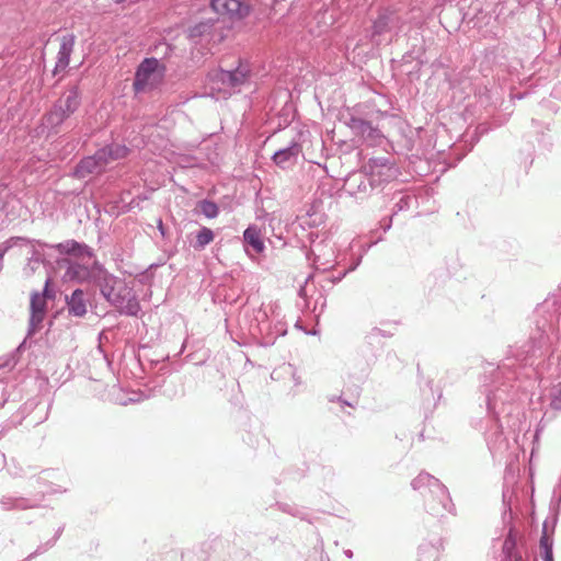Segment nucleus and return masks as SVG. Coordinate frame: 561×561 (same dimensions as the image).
<instances>
[{
  "label": "nucleus",
  "instance_id": "nucleus-48",
  "mask_svg": "<svg viewBox=\"0 0 561 561\" xmlns=\"http://www.w3.org/2000/svg\"><path fill=\"white\" fill-rule=\"evenodd\" d=\"M43 420H44L43 417H39L38 420H35L33 422V425L39 424L41 422H43Z\"/></svg>",
  "mask_w": 561,
  "mask_h": 561
},
{
  "label": "nucleus",
  "instance_id": "nucleus-40",
  "mask_svg": "<svg viewBox=\"0 0 561 561\" xmlns=\"http://www.w3.org/2000/svg\"><path fill=\"white\" fill-rule=\"evenodd\" d=\"M393 335L392 332L390 331H386V330H382V329H379V328H373L370 330V332L368 333V337L370 340H374L378 336H383V337H391Z\"/></svg>",
  "mask_w": 561,
  "mask_h": 561
},
{
  "label": "nucleus",
  "instance_id": "nucleus-23",
  "mask_svg": "<svg viewBox=\"0 0 561 561\" xmlns=\"http://www.w3.org/2000/svg\"><path fill=\"white\" fill-rule=\"evenodd\" d=\"M58 250L62 254H71V255H87L89 257L93 256V251L90 247L84 243H79L76 240H67L65 242H60L54 245H50Z\"/></svg>",
  "mask_w": 561,
  "mask_h": 561
},
{
  "label": "nucleus",
  "instance_id": "nucleus-24",
  "mask_svg": "<svg viewBox=\"0 0 561 561\" xmlns=\"http://www.w3.org/2000/svg\"><path fill=\"white\" fill-rule=\"evenodd\" d=\"M243 241L247 245L251 247L256 254L262 253L265 249V244L261 236V230L254 225L249 226L244 230Z\"/></svg>",
  "mask_w": 561,
  "mask_h": 561
},
{
  "label": "nucleus",
  "instance_id": "nucleus-36",
  "mask_svg": "<svg viewBox=\"0 0 561 561\" xmlns=\"http://www.w3.org/2000/svg\"><path fill=\"white\" fill-rule=\"evenodd\" d=\"M278 506H279V508L283 512H285V513H287V514H289L291 516L298 517V518H300L302 520H307L308 519V513L305 512L301 508H298V507L293 506L290 504H279Z\"/></svg>",
  "mask_w": 561,
  "mask_h": 561
},
{
  "label": "nucleus",
  "instance_id": "nucleus-8",
  "mask_svg": "<svg viewBox=\"0 0 561 561\" xmlns=\"http://www.w3.org/2000/svg\"><path fill=\"white\" fill-rule=\"evenodd\" d=\"M302 154L301 135H297L291 139L288 146L278 149L274 152L273 162L282 168L288 169L298 162L299 157Z\"/></svg>",
  "mask_w": 561,
  "mask_h": 561
},
{
  "label": "nucleus",
  "instance_id": "nucleus-33",
  "mask_svg": "<svg viewBox=\"0 0 561 561\" xmlns=\"http://www.w3.org/2000/svg\"><path fill=\"white\" fill-rule=\"evenodd\" d=\"M438 549L433 545H421L417 561H437Z\"/></svg>",
  "mask_w": 561,
  "mask_h": 561
},
{
  "label": "nucleus",
  "instance_id": "nucleus-34",
  "mask_svg": "<svg viewBox=\"0 0 561 561\" xmlns=\"http://www.w3.org/2000/svg\"><path fill=\"white\" fill-rule=\"evenodd\" d=\"M46 312L31 311L28 335H33L39 329H42L43 321Z\"/></svg>",
  "mask_w": 561,
  "mask_h": 561
},
{
  "label": "nucleus",
  "instance_id": "nucleus-26",
  "mask_svg": "<svg viewBox=\"0 0 561 561\" xmlns=\"http://www.w3.org/2000/svg\"><path fill=\"white\" fill-rule=\"evenodd\" d=\"M502 553L504 556V560H514L517 557H522V554L516 550V536L514 534V529L510 528L507 536L503 542Z\"/></svg>",
  "mask_w": 561,
  "mask_h": 561
},
{
  "label": "nucleus",
  "instance_id": "nucleus-31",
  "mask_svg": "<svg viewBox=\"0 0 561 561\" xmlns=\"http://www.w3.org/2000/svg\"><path fill=\"white\" fill-rule=\"evenodd\" d=\"M214 232L207 227H203L196 234V241L194 243L195 250H203L214 240Z\"/></svg>",
  "mask_w": 561,
  "mask_h": 561
},
{
  "label": "nucleus",
  "instance_id": "nucleus-17",
  "mask_svg": "<svg viewBox=\"0 0 561 561\" xmlns=\"http://www.w3.org/2000/svg\"><path fill=\"white\" fill-rule=\"evenodd\" d=\"M159 67V60L154 57L145 58L138 66L135 75L134 87L136 91L144 90L150 76L156 72Z\"/></svg>",
  "mask_w": 561,
  "mask_h": 561
},
{
  "label": "nucleus",
  "instance_id": "nucleus-13",
  "mask_svg": "<svg viewBox=\"0 0 561 561\" xmlns=\"http://www.w3.org/2000/svg\"><path fill=\"white\" fill-rule=\"evenodd\" d=\"M104 165L98 159L94 152L92 156L82 158L73 168L71 176L78 180H83L89 175L99 174L104 171Z\"/></svg>",
  "mask_w": 561,
  "mask_h": 561
},
{
  "label": "nucleus",
  "instance_id": "nucleus-25",
  "mask_svg": "<svg viewBox=\"0 0 561 561\" xmlns=\"http://www.w3.org/2000/svg\"><path fill=\"white\" fill-rule=\"evenodd\" d=\"M217 20L215 19H206L203 20L192 26L187 30V36L191 41L196 42L197 39L202 38L205 35H209L214 28L215 23Z\"/></svg>",
  "mask_w": 561,
  "mask_h": 561
},
{
  "label": "nucleus",
  "instance_id": "nucleus-49",
  "mask_svg": "<svg viewBox=\"0 0 561 561\" xmlns=\"http://www.w3.org/2000/svg\"><path fill=\"white\" fill-rule=\"evenodd\" d=\"M113 1L116 4H122V3L126 2L127 0H113Z\"/></svg>",
  "mask_w": 561,
  "mask_h": 561
},
{
  "label": "nucleus",
  "instance_id": "nucleus-19",
  "mask_svg": "<svg viewBox=\"0 0 561 561\" xmlns=\"http://www.w3.org/2000/svg\"><path fill=\"white\" fill-rule=\"evenodd\" d=\"M312 254L314 255V265L317 270L322 268L327 271L333 266L334 263V250L329 244L318 243L312 248Z\"/></svg>",
  "mask_w": 561,
  "mask_h": 561
},
{
  "label": "nucleus",
  "instance_id": "nucleus-50",
  "mask_svg": "<svg viewBox=\"0 0 561 561\" xmlns=\"http://www.w3.org/2000/svg\"><path fill=\"white\" fill-rule=\"evenodd\" d=\"M36 243H37L39 247H42V248H43V247H47V244H45V243H41L39 241H36Z\"/></svg>",
  "mask_w": 561,
  "mask_h": 561
},
{
  "label": "nucleus",
  "instance_id": "nucleus-3",
  "mask_svg": "<svg viewBox=\"0 0 561 561\" xmlns=\"http://www.w3.org/2000/svg\"><path fill=\"white\" fill-rule=\"evenodd\" d=\"M82 103V94L78 84L67 88L62 95L57 99L51 108L44 115L45 125L55 134L59 127L75 114Z\"/></svg>",
  "mask_w": 561,
  "mask_h": 561
},
{
  "label": "nucleus",
  "instance_id": "nucleus-27",
  "mask_svg": "<svg viewBox=\"0 0 561 561\" xmlns=\"http://www.w3.org/2000/svg\"><path fill=\"white\" fill-rule=\"evenodd\" d=\"M547 526V522H545L542 526V534L539 540V547L541 550L542 560L549 561L550 558H553V538L548 534Z\"/></svg>",
  "mask_w": 561,
  "mask_h": 561
},
{
  "label": "nucleus",
  "instance_id": "nucleus-43",
  "mask_svg": "<svg viewBox=\"0 0 561 561\" xmlns=\"http://www.w3.org/2000/svg\"><path fill=\"white\" fill-rule=\"evenodd\" d=\"M551 94H552L553 98L561 100V83H559L558 85H556L553 88Z\"/></svg>",
  "mask_w": 561,
  "mask_h": 561
},
{
  "label": "nucleus",
  "instance_id": "nucleus-46",
  "mask_svg": "<svg viewBox=\"0 0 561 561\" xmlns=\"http://www.w3.org/2000/svg\"><path fill=\"white\" fill-rule=\"evenodd\" d=\"M344 554L347 557V558H352L353 557V551L347 549L344 551Z\"/></svg>",
  "mask_w": 561,
  "mask_h": 561
},
{
  "label": "nucleus",
  "instance_id": "nucleus-2",
  "mask_svg": "<svg viewBox=\"0 0 561 561\" xmlns=\"http://www.w3.org/2000/svg\"><path fill=\"white\" fill-rule=\"evenodd\" d=\"M101 295L121 314L137 317L140 311V304L134 290L125 279L99 268V282Z\"/></svg>",
  "mask_w": 561,
  "mask_h": 561
},
{
  "label": "nucleus",
  "instance_id": "nucleus-9",
  "mask_svg": "<svg viewBox=\"0 0 561 561\" xmlns=\"http://www.w3.org/2000/svg\"><path fill=\"white\" fill-rule=\"evenodd\" d=\"M413 490L421 492L425 497L431 494H440L443 500L448 503V489L434 476L427 472H421L411 482Z\"/></svg>",
  "mask_w": 561,
  "mask_h": 561
},
{
  "label": "nucleus",
  "instance_id": "nucleus-11",
  "mask_svg": "<svg viewBox=\"0 0 561 561\" xmlns=\"http://www.w3.org/2000/svg\"><path fill=\"white\" fill-rule=\"evenodd\" d=\"M99 268H103L99 263H94L92 267L69 262L65 272V278L77 283L99 282Z\"/></svg>",
  "mask_w": 561,
  "mask_h": 561
},
{
  "label": "nucleus",
  "instance_id": "nucleus-6",
  "mask_svg": "<svg viewBox=\"0 0 561 561\" xmlns=\"http://www.w3.org/2000/svg\"><path fill=\"white\" fill-rule=\"evenodd\" d=\"M364 169L374 179L377 191H382L383 184L394 180L398 175V169L390 159L385 157L371 158L364 165Z\"/></svg>",
  "mask_w": 561,
  "mask_h": 561
},
{
  "label": "nucleus",
  "instance_id": "nucleus-10",
  "mask_svg": "<svg viewBox=\"0 0 561 561\" xmlns=\"http://www.w3.org/2000/svg\"><path fill=\"white\" fill-rule=\"evenodd\" d=\"M210 8L219 15L231 20H240L249 15L250 5L241 0H210Z\"/></svg>",
  "mask_w": 561,
  "mask_h": 561
},
{
  "label": "nucleus",
  "instance_id": "nucleus-20",
  "mask_svg": "<svg viewBox=\"0 0 561 561\" xmlns=\"http://www.w3.org/2000/svg\"><path fill=\"white\" fill-rule=\"evenodd\" d=\"M66 302L69 316L77 318L85 316L88 309L84 291L82 289H75L69 297H66Z\"/></svg>",
  "mask_w": 561,
  "mask_h": 561
},
{
  "label": "nucleus",
  "instance_id": "nucleus-32",
  "mask_svg": "<svg viewBox=\"0 0 561 561\" xmlns=\"http://www.w3.org/2000/svg\"><path fill=\"white\" fill-rule=\"evenodd\" d=\"M64 531V526L59 527L56 533H55V536L49 539L48 541H46L45 543H42L37 547V549L32 552L26 559H24L23 561H30L31 559H33L34 557L38 556V554H42L44 553L45 551H47L48 549H50L51 547L55 546L56 541L59 539V537L61 536Z\"/></svg>",
  "mask_w": 561,
  "mask_h": 561
},
{
  "label": "nucleus",
  "instance_id": "nucleus-21",
  "mask_svg": "<svg viewBox=\"0 0 561 561\" xmlns=\"http://www.w3.org/2000/svg\"><path fill=\"white\" fill-rule=\"evenodd\" d=\"M392 201H394V204L392 207V214L387 221H386V219L382 220V228L385 231H387L391 228V222H392L393 216H396L400 211H404L410 208L412 202L414 201V197L408 193L396 192L393 194Z\"/></svg>",
  "mask_w": 561,
  "mask_h": 561
},
{
  "label": "nucleus",
  "instance_id": "nucleus-41",
  "mask_svg": "<svg viewBox=\"0 0 561 561\" xmlns=\"http://www.w3.org/2000/svg\"><path fill=\"white\" fill-rule=\"evenodd\" d=\"M328 400L330 402H339V403H341L342 407L346 405V407H352L353 408L356 404V401L355 402H351V401L345 400L342 396H335V394L329 396Z\"/></svg>",
  "mask_w": 561,
  "mask_h": 561
},
{
  "label": "nucleus",
  "instance_id": "nucleus-45",
  "mask_svg": "<svg viewBox=\"0 0 561 561\" xmlns=\"http://www.w3.org/2000/svg\"><path fill=\"white\" fill-rule=\"evenodd\" d=\"M7 402H9V398L8 397L1 399L0 400V408H2Z\"/></svg>",
  "mask_w": 561,
  "mask_h": 561
},
{
  "label": "nucleus",
  "instance_id": "nucleus-16",
  "mask_svg": "<svg viewBox=\"0 0 561 561\" xmlns=\"http://www.w3.org/2000/svg\"><path fill=\"white\" fill-rule=\"evenodd\" d=\"M76 43L75 34H66L60 39V47L57 54V60L54 68V75H57L59 71L65 70L70 62V57L73 51Z\"/></svg>",
  "mask_w": 561,
  "mask_h": 561
},
{
  "label": "nucleus",
  "instance_id": "nucleus-5",
  "mask_svg": "<svg viewBox=\"0 0 561 561\" xmlns=\"http://www.w3.org/2000/svg\"><path fill=\"white\" fill-rule=\"evenodd\" d=\"M343 122L356 137H359L369 147L380 146L385 139L381 130L366 119L350 114L346 117L343 116Z\"/></svg>",
  "mask_w": 561,
  "mask_h": 561
},
{
  "label": "nucleus",
  "instance_id": "nucleus-12",
  "mask_svg": "<svg viewBox=\"0 0 561 561\" xmlns=\"http://www.w3.org/2000/svg\"><path fill=\"white\" fill-rule=\"evenodd\" d=\"M251 71L247 64L240 62L233 70H221L218 75L219 81L231 89H239L248 82Z\"/></svg>",
  "mask_w": 561,
  "mask_h": 561
},
{
  "label": "nucleus",
  "instance_id": "nucleus-18",
  "mask_svg": "<svg viewBox=\"0 0 561 561\" xmlns=\"http://www.w3.org/2000/svg\"><path fill=\"white\" fill-rule=\"evenodd\" d=\"M396 11L390 8H383L378 11L377 18L373 21L371 25V39L375 41L377 36H380L390 31L391 24L394 22Z\"/></svg>",
  "mask_w": 561,
  "mask_h": 561
},
{
  "label": "nucleus",
  "instance_id": "nucleus-30",
  "mask_svg": "<svg viewBox=\"0 0 561 561\" xmlns=\"http://www.w3.org/2000/svg\"><path fill=\"white\" fill-rule=\"evenodd\" d=\"M37 407V402L35 400L26 401L19 410L18 414L12 415L10 419V423L13 426H16L22 423L23 419L31 413Z\"/></svg>",
  "mask_w": 561,
  "mask_h": 561
},
{
  "label": "nucleus",
  "instance_id": "nucleus-28",
  "mask_svg": "<svg viewBox=\"0 0 561 561\" xmlns=\"http://www.w3.org/2000/svg\"><path fill=\"white\" fill-rule=\"evenodd\" d=\"M44 254L35 245L32 248V254L24 267V273L30 276L35 273L38 266L44 262Z\"/></svg>",
  "mask_w": 561,
  "mask_h": 561
},
{
  "label": "nucleus",
  "instance_id": "nucleus-4",
  "mask_svg": "<svg viewBox=\"0 0 561 561\" xmlns=\"http://www.w3.org/2000/svg\"><path fill=\"white\" fill-rule=\"evenodd\" d=\"M255 324H251L250 333L254 336L260 335V344L263 346H271L275 343L278 336H284L287 333V325L283 321H276L272 324L265 311L257 310L255 317Z\"/></svg>",
  "mask_w": 561,
  "mask_h": 561
},
{
  "label": "nucleus",
  "instance_id": "nucleus-14",
  "mask_svg": "<svg viewBox=\"0 0 561 561\" xmlns=\"http://www.w3.org/2000/svg\"><path fill=\"white\" fill-rule=\"evenodd\" d=\"M130 149L124 144L111 142L95 151L99 161L104 168L111 162L122 160L128 156Z\"/></svg>",
  "mask_w": 561,
  "mask_h": 561
},
{
  "label": "nucleus",
  "instance_id": "nucleus-7",
  "mask_svg": "<svg viewBox=\"0 0 561 561\" xmlns=\"http://www.w3.org/2000/svg\"><path fill=\"white\" fill-rule=\"evenodd\" d=\"M374 179L363 168V170L352 172L344 181L343 188L351 196L357 199H365L373 192H378Z\"/></svg>",
  "mask_w": 561,
  "mask_h": 561
},
{
  "label": "nucleus",
  "instance_id": "nucleus-37",
  "mask_svg": "<svg viewBox=\"0 0 561 561\" xmlns=\"http://www.w3.org/2000/svg\"><path fill=\"white\" fill-rule=\"evenodd\" d=\"M13 245V239L7 240L5 242L0 244V272L3 268V260L5 253L11 249Z\"/></svg>",
  "mask_w": 561,
  "mask_h": 561
},
{
  "label": "nucleus",
  "instance_id": "nucleus-39",
  "mask_svg": "<svg viewBox=\"0 0 561 561\" xmlns=\"http://www.w3.org/2000/svg\"><path fill=\"white\" fill-rule=\"evenodd\" d=\"M550 405L554 410H561V383L554 390Z\"/></svg>",
  "mask_w": 561,
  "mask_h": 561
},
{
  "label": "nucleus",
  "instance_id": "nucleus-15",
  "mask_svg": "<svg viewBox=\"0 0 561 561\" xmlns=\"http://www.w3.org/2000/svg\"><path fill=\"white\" fill-rule=\"evenodd\" d=\"M424 505L428 514L435 517H443L446 513H454L455 505L448 494V503H446L440 494H431L424 497Z\"/></svg>",
  "mask_w": 561,
  "mask_h": 561
},
{
  "label": "nucleus",
  "instance_id": "nucleus-1",
  "mask_svg": "<svg viewBox=\"0 0 561 561\" xmlns=\"http://www.w3.org/2000/svg\"><path fill=\"white\" fill-rule=\"evenodd\" d=\"M561 316V297L552 295L539 304L535 311L536 332L523 345V350L506 357L500 365L488 364L484 367L481 393L484 396L485 421L480 422L486 444L492 453L506 448L507 440L503 432L502 419H508L518 412V401L527 390L526 380L518 371L520 365L531 366V358L543 356L551 345Z\"/></svg>",
  "mask_w": 561,
  "mask_h": 561
},
{
  "label": "nucleus",
  "instance_id": "nucleus-51",
  "mask_svg": "<svg viewBox=\"0 0 561 561\" xmlns=\"http://www.w3.org/2000/svg\"><path fill=\"white\" fill-rule=\"evenodd\" d=\"M505 499H506V492L504 491L503 492V501L505 502Z\"/></svg>",
  "mask_w": 561,
  "mask_h": 561
},
{
  "label": "nucleus",
  "instance_id": "nucleus-44",
  "mask_svg": "<svg viewBox=\"0 0 561 561\" xmlns=\"http://www.w3.org/2000/svg\"><path fill=\"white\" fill-rule=\"evenodd\" d=\"M158 229H159V231H160V233H161L162 236H164V234H165V232H164V227H163V222H162V220H161V219H159V220H158Z\"/></svg>",
  "mask_w": 561,
  "mask_h": 561
},
{
  "label": "nucleus",
  "instance_id": "nucleus-35",
  "mask_svg": "<svg viewBox=\"0 0 561 561\" xmlns=\"http://www.w3.org/2000/svg\"><path fill=\"white\" fill-rule=\"evenodd\" d=\"M31 311L46 312V300L38 291L31 294Z\"/></svg>",
  "mask_w": 561,
  "mask_h": 561
},
{
  "label": "nucleus",
  "instance_id": "nucleus-53",
  "mask_svg": "<svg viewBox=\"0 0 561 561\" xmlns=\"http://www.w3.org/2000/svg\"><path fill=\"white\" fill-rule=\"evenodd\" d=\"M559 54L561 55V43H560V46H559Z\"/></svg>",
  "mask_w": 561,
  "mask_h": 561
},
{
  "label": "nucleus",
  "instance_id": "nucleus-22",
  "mask_svg": "<svg viewBox=\"0 0 561 561\" xmlns=\"http://www.w3.org/2000/svg\"><path fill=\"white\" fill-rule=\"evenodd\" d=\"M42 497L38 499H27L23 496H11V495H4L0 500V504L3 510L10 511V510H27L33 508L38 505V502Z\"/></svg>",
  "mask_w": 561,
  "mask_h": 561
},
{
  "label": "nucleus",
  "instance_id": "nucleus-52",
  "mask_svg": "<svg viewBox=\"0 0 561 561\" xmlns=\"http://www.w3.org/2000/svg\"><path fill=\"white\" fill-rule=\"evenodd\" d=\"M5 393H7V389H5V388H3L2 396L4 397V396H5Z\"/></svg>",
  "mask_w": 561,
  "mask_h": 561
},
{
  "label": "nucleus",
  "instance_id": "nucleus-47",
  "mask_svg": "<svg viewBox=\"0 0 561 561\" xmlns=\"http://www.w3.org/2000/svg\"><path fill=\"white\" fill-rule=\"evenodd\" d=\"M321 561H329L328 556H324L322 550H321Z\"/></svg>",
  "mask_w": 561,
  "mask_h": 561
},
{
  "label": "nucleus",
  "instance_id": "nucleus-38",
  "mask_svg": "<svg viewBox=\"0 0 561 561\" xmlns=\"http://www.w3.org/2000/svg\"><path fill=\"white\" fill-rule=\"evenodd\" d=\"M45 300H53L56 297V293L54 289L50 288V278H47L45 280V286L42 293H39Z\"/></svg>",
  "mask_w": 561,
  "mask_h": 561
},
{
  "label": "nucleus",
  "instance_id": "nucleus-29",
  "mask_svg": "<svg viewBox=\"0 0 561 561\" xmlns=\"http://www.w3.org/2000/svg\"><path fill=\"white\" fill-rule=\"evenodd\" d=\"M197 210L208 219H214L219 215L218 205L210 199H202L196 205Z\"/></svg>",
  "mask_w": 561,
  "mask_h": 561
},
{
  "label": "nucleus",
  "instance_id": "nucleus-42",
  "mask_svg": "<svg viewBox=\"0 0 561 561\" xmlns=\"http://www.w3.org/2000/svg\"><path fill=\"white\" fill-rule=\"evenodd\" d=\"M360 259H358L350 268L345 270L344 272L340 273L337 276L333 277L331 282L333 284L340 282L348 272L354 271L359 265Z\"/></svg>",
  "mask_w": 561,
  "mask_h": 561
}]
</instances>
